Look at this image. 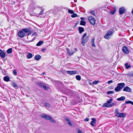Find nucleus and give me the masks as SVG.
<instances>
[{"mask_svg": "<svg viewBox=\"0 0 133 133\" xmlns=\"http://www.w3.org/2000/svg\"><path fill=\"white\" fill-rule=\"evenodd\" d=\"M13 74L15 75H17V72L16 70H14L13 72Z\"/></svg>", "mask_w": 133, "mask_h": 133, "instance_id": "37", "label": "nucleus"}, {"mask_svg": "<svg viewBox=\"0 0 133 133\" xmlns=\"http://www.w3.org/2000/svg\"><path fill=\"white\" fill-rule=\"evenodd\" d=\"M45 72H43L42 73V74L43 75H45Z\"/></svg>", "mask_w": 133, "mask_h": 133, "instance_id": "51", "label": "nucleus"}, {"mask_svg": "<svg viewBox=\"0 0 133 133\" xmlns=\"http://www.w3.org/2000/svg\"><path fill=\"white\" fill-rule=\"evenodd\" d=\"M77 16V15L76 14H73L71 15V17L72 18H74Z\"/></svg>", "mask_w": 133, "mask_h": 133, "instance_id": "38", "label": "nucleus"}, {"mask_svg": "<svg viewBox=\"0 0 133 133\" xmlns=\"http://www.w3.org/2000/svg\"><path fill=\"white\" fill-rule=\"evenodd\" d=\"M113 99L111 98L109 100L107 101L106 103H104L103 105V106L104 107L110 108L115 106H117L118 104V102H112L110 103L113 100Z\"/></svg>", "mask_w": 133, "mask_h": 133, "instance_id": "2", "label": "nucleus"}, {"mask_svg": "<svg viewBox=\"0 0 133 133\" xmlns=\"http://www.w3.org/2000/svg\"><path fill=\"white\" fill-rule=\"evenodd\" d=\"M88 18L89 22L92 25H94L95 24L96 20L92 16H89Z\"/></svg>", "mask_w": 133, "mask_h": 133, "instance_id": "6", "label": "nucleus"}, {"mask_svg": "<svg viewBox=\"0 0 133 133\" xmlns=\"http://www.w3.org/2000/svg\"><path fill=\"white\" fill-rule=\"evenodd\" d=\"M72 75H74L77 74V71L76 70L72 71Z\"/></svg>", "mask_w": 133, "mask_h": 133, "instance_id": "34", "label": "nucleus"}, {"mask_svg": "<svg viewBox=\"0 0 133 133\" xmlns=\"http://www.w3.org/2000/svg\"><path fill=\"white\" fill-rule=\"evenodd\" d=\"M132 15H133V10H132Z\"/></svg>", "mask_w": 133, "mask_h": 133, "instance_id": "53", "label": "nucleus"}, {"mask_svg": "<svg viewBox=\"0 0 133 133\" xmlns=\"http://www.w3.org/2000/svg\"><path fill=\"white\" fill-rule=\"evenodd\" d=\"M87 34L86 33H84L82 38V43L83 45H84V44L87 42L89 38V37L88 36H87L84 38V37L87 36Z\"/></svg>", "mask_w": 133, "mask_h": 133, "instance_id": "4", "label": "nucleus"}, {"mask_svg": "<svg viewBox=\"0 0 133 133\" xmlns=\"http://www.w3.org/2000/svg\"><path fill=\"white\" fill-rule=\"evenodd\" d=\"M0 56L3 58H4L5 57V54L1 49H0Z\"/></svg>", "mask_w": 133, "mask_h": 133, "instance_id": "12", "label": "nucleus"}, {"mask_svg": "<svg viewBox=\"0 0 133 133\" xmlns=\"http://www.w3.org/2000/svg\"><path fill=\"white\" fill-rule=\"evenodd\" d=\"M90 13L93 15L94 16H95V12L94 11H90Z\"/></svg>", "mask_w": 133, "mask_h": 133, "instance_id": "41", "label": "nucleus"}, {"mask_svg": "<svg viewBox=\"0 0 133 133\" xmlns=\"http://www.w3.org/2000/svg\"><path fill=\"white\" fill-rule=\"evenodd\" d=\"M115 114H116V115H117L118 113H119V112L118 110V109H115Z\"/></svg>", "mask_w": 133, "mask_h": 133, "instance_id": "33", "label": "nucleus"}, {"mask_svg": "<svg viewBox=\"0 0 133 133\" xmlns=\"http://www.w3.org/2000/svg\"><path fill=\"white\" fill-rule=\"evenodd\" d=\"M12 85L14 88L16 87H17V85L16 84V83L15 82H12Z\"/></svg>", "mask_w": 133, "mask_h": 133, "instance_id": "29", "label": "nucleus"}, {"mask_svg": "<svg viewBox=\"0 0 133 133\" xmlns=\"http://www.w3.org/2000/svg\"><path fill=\"white\" fill-rule=\"evenodd\" d=\"M110 91V92H111V91Z\"/></svg>", "mask_w": 133, "mask_h": 133, "instance_id": "56", "label": "nucleus"}, {"mask_svg": "<svg viewBox=\"0 0 133 133\" xmlns=\"http://www.w3.org/2000/svg\"><path fill=\"white\" fill-rule=\"evenodd\" d=\"M78 30L79 33L81 34L84 31V28L82 27H80L78 28Z\"/></svg>", "mask_w": 133, "mask_h": 133, "instance_id": "16", "label": "nucleus"}, {"mask_svg": "<svg viewBox=\"0 0 133 133\" xmlns=\"http://www.w3.org/2000/svg\"><path fill=\"white\" fill-rule=\"evenodd\" d=\"M80 19L82 20L81 21H82V20H84V18L82 17H81Z\"/></svg>", "mask_w": 133, "mask_h": 133, "instance_id": "50", "label": "nucleus"}, {"mask_svg": "<svg viewBox=\"0 0 133 133\" xmlns=\"http://www.w3.org/2000/svg\"><path fill=\"white\" fill-rule=\"evenodd\" d=\"M37 35V34L36 32H34V33L31 35V36L33 37V36L35 35Z\"/></svg>", "mask_w": 133, "mask_h": 133, "instance_id": "42", "label": "nucleus"}, {"mask_svg": "<svg viewBox=\"0 0 133 133\" xmlns=\"http://www.w3.org/2000/svg\"><path fill=\"white\" fill-rule=\"evenodd\" d=\"M27 33L28 35H30L31 33V30L28 29H24L18 32V35L20 37L22 38L26 36L27 35Z\"/></svg>", "mask_w": 133, "mask_h": 133, "instance_id": "1", "label": "nucleus"}, {"mask_svg": "<svg viewBox=\"0 0 133 133\" xmlns=\"http://www.w3.org/2000/svg\"><path fill=\"white\" fill-rule=\"evenodd\" d=\"M125 9L124 7L120 8L119 10V12L120 14L121 15L125 13Z\"/></svg>", "mask_w": 133, "mask_h": 133, "instance_id": "10", "label": "nucleus"}, {"mask_svg": "<svg viewBox=\"0 0 133 133\" xmlns=\"http://www.w3.org/2000/svg\"><path fill=\"white\" fill-rule=\"evenodd\" d=\"M125 66L126 68L127 69L129 68L130 66V65H129L128 64V63H126L125 64Z\"/></svg>", "mask_w": 133, "mask_h": 133, "instance_id": "28", "label": "nucleus"}, {"mask_svg": "<svg viewBox=\"0 0 133 133\" xmlns=\"http://www.w3.org/2000/svg\"><path fill=\"white\" fill-rule=\"evenodd\" d=\"M92 121L90 123V124L92 126H95L96 122V119L94 118H91Z\"/></svg>", "mask_w": 133, "mask_h": 133, "instance_id": "11", "label": "nucleus"}, {"mask_svg": "<svg viewBox=\"0 0 133 133\" xmlns=\"http://www.w3.org/2000/svg\"><path fill=\"white\" fill-rule=\"evenodd\" d=\"M43 43V42L42 41H39L37 44L36 46H40Z\"/></svg>", "mask_w": 133, "mask_h": 133, "instance_id": "20", "label": "nucleus"}, {"mask_svg": "<svg viewBox=\"0 0 133 133\" xmlns=\"http://www.w3.org/2000/svg\"><path fill=\"white\" fill-rule=\"evenodd\" d=\"M125 84L124 83H121L118 84L117 87L115 88V90L116 91H118L120 90L123 89L125 86Z\"/></svg>", "mask_w": 133, "mask_h": 133, "instance_id": "5", "label": "nucleus"}, {"mask_svg": "<svg viewBox=\"0 0 133 133\" xmlns=\"http://www.w3.org/2000/svg\"><path fill=\"white\" fill-rule=\"evenodd\" d=\"M33 39L32 40H31V41H30V42H32L33 41Z\"/></svg>", "mask_w": 133, "mask_h": 133, "instance_id": "52", "label": "nucleus"}, {"mask_svg": "<svg viewBox=\"0 0 133 133\" xmlns=\"http://www.w3.org/2000/svg\"><path fill=\"white\" fill-rule=\"evenodd\" d=\"M67 73L70 75H72V71H67Z\"/></svg>", "mask_w": 133, "mask_h": 133, "instance_id": "39", "label": "nucleus"}, {"mask_svg": "<svg viewBox=\"0 0 133 133\" xmlns=\"http://www.w3.org/2000/svg\"><path fill=\"white\" fill-rule=\"evenodd\" d=\"M95 39L93 38L92 40V43H95Z\"/></svg>", "mask_w": 133, "mask_h": 133, "instance_id": "47", "label": "nucleus"}, {"mask_svg": "<svg viewBox=\"0 0 133 133\" xmlns=\"http://www.w3.org/2000/svg\"><path fill=\"white\" fill-rule=\"evenodd\" d=\"M43 88L44 89L46 90H48V87H46V86L44 85H43Z\"/></svg>", "mask_w": 133, "mask_h": 133, "instance_id": "40", "label": "nucleus"}, {"mask_svg": "<svg viewBox=\"0 0 133 133\" xmlns=\"http://www.w3.org/2000/svg\"><path fill=\"white\" fill-rule=\"evenodd\" d=\"M122 51L125 54H128L129 52L128 48L125 46H124L123 47Z\"/></svg>", "mask_w": 133, "mask_h": 133, "instance_id": "8", "label": "nucleus"}, {"mask_svg": "<svg viewBox=\"0 0 133 133\" xmlns=\"http://www.w3.org/2000/svg\"><path fill=\"white\" fill-rule=\"evenodd\" d=\"M92 43V46H93L95 47V43Z\"/></svg>", "mask_w": 133, "mask_h": 133, "instance_id": "48", "label": "nucleus"}, {"mask_svg": "<svg viewBox=\"0 0 133 133\" xmlns=\"http://www.w3.org/2000/svg\"><path fill=\"white\" fill-rule=\"evenodd\" d=\"M37 85H39V86H40L42 87H43L44 84H43V83L40 82H38L37 83Z\"/></svg>", "mask_w": 133, "mask_h": 133, "instance_id": "23", "label": "nucleus"}, {"mask_svg": "<svg viewBox=\"0 0 133 133\" xmlns=\"http://www.w3.org/2000/svg\"><path fill=\"white\" fill-rule=\"evenodd\" d=\"M67 51L68 54L70 56L72 55L74 53V52L72 51L70 52V50L68 49H67Z\"/></svg>", "mask_w": 133, "mask_h": 133, "instance_id": "17", "label": "nucleus"}, {"mask_svg": "<svg viewBox=\"0 0 133 133\" xmlns=\"http://www.w3.org/2000/svg\"><path fill=\"white\" fill-rule=\"evenodd\" d=\"M44 105L46 107H48V108L50 107V104L48 103H45L44 104Z\"/></svg>", "mask_w": 133, "mask_h": 133, "instance_id": "30", "label": "nucleus"}, {"mask_svg": "<svg viewBox=\"0 0 133 133\" xmlns=\"http://www.w3.org/2000/svg\"><path fill=\"white\" fill-rule=\"evenodd\" d=\"M68 124L72 127H74V124L71 122L68 123Z\"/></svg>", "mask_w": 133, "mask_h": 133, "instance_id": "31", "label": "nucleus"}, {"mask_svg": "<svg viewBox=\"0 0 133 133\" xmlns=\"http://www.w3.org/2000/svg\"><path fill=\"white\" fill-rule=\"evenodd\" d=\"M41 56L39 55H37L35 56L34 59L35 60L37 61L39 60L41 58Z\"/></svg>", "mask_w": 133, "mask_h": 133, "instance_id": "14", "label": "nucleus"}, {"mask_svg": "<svg viewBox=\"0 0 133 133\" xmlns=\"http://www.w3.org/2000/svg\"><path fill=\"white\" fill-rule=\"evenodd\" d=\"M125 104H131L133 105V102L130 101H127L125 102Z\"/></svg>", "mask_w": 133, "mask_h": 133, "instance_id": "26", "label": "nucleus"}, {"mask_svg": "<svg viewBox=\"0 0 133 133\" xmlns=\"http://www.w3.org/2000/svg\"><path fill=\"white\" fill-rule=\"evenodd\" d=\"M86 22L84 21H80V25H84L86 24Z\"/></svg>", "mask_w": 133, "mask_h": 133, "instance_id": "25", "label": "nucleus"}, {"mask_svg": "<svg viewBox=\"0 0 133 133\" xmlns=\"http://www.w3.org/2000/svg\"><path fill=\"white\" fill-rule=\"evenodd\" d=\"M76 79L78 81H80L81 78V76L79 75H77L76 76Z\"/></svg>", "mask_w": 133, "mask_h": 133, "instance_id": "24", "label": "nucleus"}, {"mask_svg": "<svg viewBox=\"0 0 133 133\" xmlns=\"http://www.w3.org/2000/svg\"><path fill=\"white\" fill-rule=\"evenodd\" d=\"M41 116L45 119L49 120L51 122L55 123H56V121L51 117L49 116L46 115L45 114H43L41 115Z\"/></svg>", "mask_w": 133, "mask_h": 133, "instance_id": "3", "label": "nucleus"}, {"mask_svg": "<svg viewBox=\"0 0 133 133\" xmlns=\"http://www.w3.org/2000/svg\"><path fill=\"white\" fill-rule=\"evenodd\" d=\"M4 80L6 82H8L10 80V78L9 76H6L4 77Z\"/></svg>", "mask_w": 133, "mask_h": 133, "instance_id": "18", "label": "nucleus"}, {"mask_svg": "<svg viewBox=\"0 0 133 133\" xmlns=\"http://www.w3.org/2000/svg\"><path fill=\"white\" fill-rule=\"evenodd\" d=\"M113 82L112 81V80H110V81H108V82H107V83L108 84H110V83H112Z\"/></svg>", "mask_w": 133, "mask_h": 133, "instance_id": "43", "label": "nucleus"}, {"mask_svg": "<svg viewBox=\"0 0 133 133\" xmlns=\"http://www.w3.org/2000/svg\"><path fill=\"white\" fill-rule=\"evenodd\" d=\"M114 92H107V94H112L114 93Z\"/></svg>", "mask_w": 133, "mask_h": 133, "instance_id": "44", "label": "nucleus"}, {"mask_svg": "<svg viewBox=\"0 0 133 133\" xmlns=\"http://www.w3.org/2000/svg\"><path fill=\"white\" fill-rule=\"evenodd\" d=\"M123 91H131V89L128 86L125 87L123 89Z\"/></svg>", "mask_w": 133, "mask_h": 133, "instance_id": "13", "label": "nucleus"}, {"mask_svg": "<svg viewBox=\"0 0 133 133\" xmlns=\"http://www.w3.org/2000/svg\"><path fill=\"white\" fill-rule=\"evenodd\" d=\"M65 120L67 122L68 124L71 122L70 120L68 118H65Z\"/></svg>", "mask_w": 133, "mask_h": 133, "instance_id": "35", "label": "nucleus"}, {"mask_svg": "<svg viewBox=\"0 0 133 133\" xmlns=\"http://www.w3.org/2000/svg\"><path fill=\"white\" fill-rule=\"evenodd\" d=\"M99 82L98 81H95L93 82L92 84H98Z\"/></svg>", "mask_w": 133, "mask_h": 133, "instance_id": "32", "label": "nucleus"}, {"mask_svg": "<svg viewBox=\"0 0 133 133\" xmlns=\"http://www.w3.org/2000/svg\"><path fill=\"white\" fill-rule=\"evenodd\" d=\"M12 52V49L11 48L7 50V52L8 54H10Z\"/></svg>", "mask_w": 133, "mask_h": 133, "instance_id": "27", "label": "nucleus"}, {"mask_svg": "<svg viewBox=\"0 0 133 133\" xmlns=\"http://www.w3.org/2000/svg\"><path fill=\"white\" fill-rule=\"evenodd\" d=\"M116 116L118 117H125L126 116V115L125 113H118L117 115H116Z\"/></svg>", "mask_w": 133, "mask_h": 133, "instance_id": "9", "label": "nucleus"}, {"mask_svg": "<svg viewBox=\"0 0 133 133\" xmlns=\"http://www.w3.org/2000/svg\"><path fill=\"white\" fill-rule=\"evenodd\" d=\"M78 133H83L82 131L80 130H79L77 131Z\"/></svg>", "mask_w": 133, "mask_h": 133, "instance_id": "45", "label": "nucleus"}, {"mask_svg": "<svg viewBox=\"0 0 133 133\" xmlns=\"http://www.w3.org/2000/svg\"><path fill=\"white\" fill-rule=\"evenodd\" d=\"M89 120V119L88 118H86L84 119V121H88Z\"/></svg>", "mask_w": 133, "mask_h": 133, "instance_id": "46", "label": "nucleus"}, {"mask_svg": "<svg viewBox=\"0 0 133 133\" xmlns=\"http://www.w3.org/2000/svg\"><path fill=\"white\" fill-rule=\"evenodd\" d=\"M75 50L76 51H77V49L76 48H75Z\"/></svg>", "mask_w": 133, "mask_h": 133, "instance_id": "54", "label": "nucleus"}, {"mask_svg": "<svg viewBox=\"0 0 133 133\" xmlns=\"http://www.w3.org/2000/svg\"><path fill=\"white\" fill-rule=\"evenodd\" d=\"M92 83H89L90 85H91L92 84Z\"/></svg>", "mask_w": 133, "mask_h": 133, "instance_id": "55", "label": "nucleus"}, {"mask_svg": "<svg viewBox=\"0 0 133 133\" xmlns=\"http://www.w3.org/2000/svg\"><path fill=\"white\" fill-rule=\"evenodd\" d=\"M68 11L69 13L71 14H73L74 13V12L72 10H69Z\"/></svg>", "mask_w": 133, "mask_h": 133, "instance_id": "36", "label": "nucleus"}, {"mask_svg": "<svg viewBox=\"0 0 133 133\" xmlns=\"http://www.w3.org/2000/svg\"><path fill=\"white\" fill-rule=\"evenodd\" d=\"M32 54L30 53H28V54L27 55V57L28 58H30L32 57Z\"/></svg>", "mask_w": 133, "mask_h": 133, "instance_id": "21", "label": "nucleus"}, {"mask_svg": "<svg viewBox=\"0 0 133 133\" xmlns=\"http://www.w3.org/2000/svg\"><path fill=\"white\" fill-rule=\"evenodd\" d=\"M125 98L124 96H122L117 98V100L118 101H123L125 99Z\"/></svg>", "mask_w": 133, "mask_h": 133, "instance_id": "15", "label": "nucleus"}, {"mask_svg": "<svg viewBox=\"0 0 133 133\" xmlns=\"http://www.w3.org/2000/svg\"><path fill=\"white\" fill-rule=\"evenodd\" d=\"M45 49H44V48L42 49V51L43 52H44V51L45 50Z\"/></svg>", "mask_w": 133, "mask_h": 133, "instance_id": "49", "label": "nucleus"}, {"mask_svg": "<svg viewBox=\"0 0 133 133\" xmlns=\"http://www.w3.org/2000/svg\"><path fill=\"white\" fill-rule=\"evenodd\" d=\"M116 11V9L115 8H114L112 9V11H110V13L112 15H113L115 13Z\"/></svg>", "mask_w": 133, "mask_h": 133, "instance_id": "22", "label": "nucleus"}, {"mask_svg": "<svg viewBox=\"0 0 133 133\" xmlns=\"http://www.w3.org/2000/svg\"><path fill=\"white\" fill-rule=\"evenodd\" d=\"M113 33L111 31L108 32L104 35V37L107 39H109L113 35Z\"/></svg>", "mask_w": 133, "mask_h": 133, "instance_id": "7", "label": "nucleus"}, {"mask_svg": "<svg viewBox=\"0 0 133 133\" xmlns=\"http://www.w3.org/2000/svg\"><path fill=\"white\" fill-rule=\"evenodd\" d=\"M38 7L41 10V11L39 13V15H42L44 12V10L42 9V7L39 6H38Z\"/></svg>", "mask_w": 133, "mask_h": 133, "instance_id": "19", "label": "nucleus"}]
</instances>
